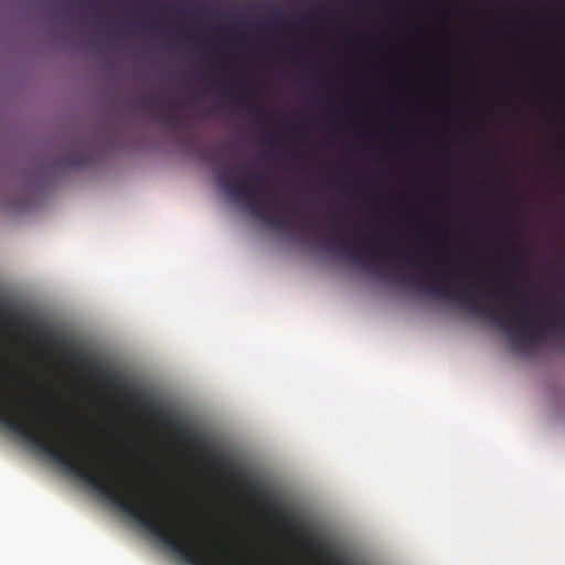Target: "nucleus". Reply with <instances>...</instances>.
<instances>
[{
	"mask_svg": "<svg viewBox=\"0 0 565 565\" xmlns=\"http://www.w3.org/2000/svg\"><path fill=\"white\" fill-rule=\"evenodd\" d=\"M0 426L85 483L186 565H224L189 531L171 522L158 503L146 501L139 492L132 491L126 478L109 473L106 478L100 466L88 460L74 444L65 439L57 443L61 438L56 439L52 430L43 429L42 425L25 416L20 408L4 403L3 398H0Z\"/></svg>",
	"mask_w": 565,
	"mask_h": 565,
	"instance_id": "f257e3e1",
	"label": "nucleus"
},
{
	"mask_svg": "<svg viewBox=\"0 0 565 565\" xmlns=\"http://www.w3.org/2000/svg\"><path fill=\"white\" fill-rule=\"evenodd\" d=\"M418 289L426 294L441 298L449 302L460 305L473 315L486 318L501 329L518 350H529L539 347L547 331H565V316L556 319V313L561 312V302L552 301L550 303V318L547 320L539 319L533 321L527 310L515 309L510 302L504 301L502 307L511 315V319H505L499 312L488 308L472 294V285L462 286L459 291H452L448 286L440 285L435 275L431 282L424 286L419 279H416Z\"/></svg>",
	"mask_w": 565,
	"mask_h": 565,
	"instance_id": "f03ea898",
	"label": "nucleus"
},
{
	"mask_svg": "<svg viewBox=\"0 0 565 565\" xmlns=\"http://www.w3.org/2000/svg\"><path fill=\"white\" fill-rule=\"evenodd\" d=\"M235 171V169L216 170L217 183L227 194V196L235 202L244 204L256 218L271 225L273 227L279 230L289 227L291 225L289 217H277L274 215L276 212L289 211V205H265L259 202L268 194L267 175L256 174L253 170L247 169L245 171L248 180L247 182L242 179L231 178Z\"/></svg>",
	"mask_w": 565,
	"mask_h": 565,
	"instance_id": "7ed1b4c3",
	"label": "nucleus"
},
{
	"mask_svg": "<svg viewBox=\"0 0 565 565\" xmlns=\"http://www.w3.org/2000/svg\"><path fill=\"white\" fill-rule=\"evenodd\" d=\"M87 162V157L83 151H71L63 158V164L70 168H81Z\"/></svg>",
	"mask_w": 565,
	"mask_h": 565,
	"instance_id": "20e7f679",
	"label": "nucleus"
},
{
	"mask_svg": "<svg viewBox=\"0 0 565 565\" xmlns=\"http://www.w3.org/2000/svg\"><path fill=\"white\" fill-rule=\"evenodd\" d=\"M332 243H335V239H331ZM337 245L344 252V254L354 263L364 265L365 259L358 254L349 244L345 242H337Z\"/></svg>",
	"mask_w": 565,
	"mask_h": 565,
	"instance_id": "39448f33",
	"label": "nucleus"
},
{
	"mask_svg": "<svg viewBox=\"0 0 565 565\" xmlns=\"http://www.w3.org/2000/svg\"><path fill=\"white\" fill-rule=\"evenodd\" d=\"M363 245L371 253L372 258H380L386 256V250L379 249L375 241L372 237H364Z\"/></svg>",
	"mask_w": 565,
	"mask_h": 565,
	"instance_id": "423d86ee",
	"label": "nucleus"
},
{
	"mask_svg": "<svg viewBox=\"0 0 565 565\" xmlns=\"http://www.w3.org/2000/svg\"><path fill=\"white\" fill-rule=\"evenodd\" d=\"M223 93L230 95L237 105H244L245 98L235 93V87L228 84H222Z\"/></svg>",
	"mask_w": 565,
	"mask_h": 565,
	"instance_id": "0eeeda50",
	"label": "nucleus"
},
{
	"mask_svg": "<svg viewBox=\"0 0 565 565\" xmlns=\"http://www.w3.org/2000/svg\"><path fill=\"white\" fill-rule=\"evenodd\" d=\"M140 103L142 106H149L152 109H157L159 107L160 97L157 94L142 96Z\"/></svg>",
	"mask_w": 565,
	"mask_h": 565,
	"instance_id": "6e6552de",
	"label": "nucleus"
},
{
	"mask_svg": "<svg viewBox=\"0 0 565 565\" xmlns=\"http://www.w3.org/2000/svg\"><path fill=\"white\" fill-rule=\"evenodd\" d=\"M252 491L256 494V495H260L262 494V489L257 486H253L252 487Z\"/></svg>",
	"mask_w": 565,
	"mask_h": 565,
	"instance_id": "1a4fd4ad",
	"label": "nucleus"
},
{
	"mask_svg": "<svg viewBox=\"0 0 565 565\" xmlns=\"http://www.w3.org/2000/svg\"><path fill=\"white\" fill-rule=\"evenodd\" d=\"M274 22H275L276 25H279V26L282 25V21L280 19V15H275Z\"/></svg>",
	"mask_w": 565,
	"mask_h": 565,
	"instance_id": "9d476101",
	"label": "nucleus"
},
{
	"mask_svg": "<svg viewBox=\"0 0 565 565\" xmlns=\"http://www.w3.org/2000/svg\"><path fill=\"white\" fill-rule=\"evenodd\" d=\"M441 264L440 259L439 258H436L435 259V271H437L439 265Z\"/></svg>",
	"mask_w": 565,
	"mask_h": 565,
	"instance_id": "9b49d317",
	"label": "nucleus"
},
{
	"mask_svg": "<svg viewBox=\"0 0 565 565\" xmlns=\"http://www.w3.org/2000/svg\"><path fill=\"white\" fill-rule=\"evenodd\" d=\"M175 107H177V105L172 104V103L167 105L168 110L174 109Z\"/></svg>",
	"mask_w": 565,
	"mask_h": 565,
	"instance_id": "f8f14e48",
	"label": "nucleus"
},
{
	"mask_svg": "<svg viewBox=\"0 0 565 565\" xmlns=\"http://www.w3.org/2000/svg\"><path fill=\"white\" fill-rule=\"evenodd\" d=\"M162 118H163V119H167V120L170 118V116H169V111H168V110H167V111H164V113H162Z\"/></svg>",
	"mask_w": 565,
	"mask_h": 565,
	"instance_id": "ddd939ff",
	"label": "nucleus"
},
{
	"mask_svg": "<svg viewBox=\"0 0 565 565\" xmlns=\"http://www.w3.org/2000/svg\"><path fill=\"white\" fill-rule=\"evenodd\" d=\"M443 278L446 279V280H449L450 279V275L445 273V274H443Z\"/></svg>",
	"mask_w": 565,
	"mask_h": 565,
	"instance_id": "4468645a",
	"label": "nucleus"
},
{
	"mask_svg": "<svg viewBox=\"0 0 565 565\" xmlns=\"http://www.w3.org/2000/svg\"><path fill=\"white\" fill-rule=\"evenodd\" d=\"M513 296H514V298L519 299V298H521L522 295L521 294H514Z\"/></svg>",
	"mask_w": 565,
	"mask_h": 565,
	"instance_id": "2eb2a0df",
	"label": "nucleus"
},
{
	"mask_svg": "<svg viewBox=\"0 0 565 565\" xmlns=\"http://www.w3.org/2000/svg\"><path fill=\"white\" fill-rule=\"evenodd\" d=\"M107 381L110 382L111 381V376L109 374H107Z\"/></svg>",
	"mask_w": 565,
	"mask_h": 565,
	"instance_id": "dca6fc26",
	"label": "nucleus"
},
{
	"mask_svg": "<svg viewBox=\"0 0 565 565\" xmlns=\"http://www.w3.org/2000/svg\"><path fill=\"white\" fill-rule=\"evenodd\" d=\"M268 505H270V507H275V504L273 503V501H268Z\"/></svg>",
	"mask_w": 565,
	"mask_h": 565,
	"instance_id": "f3484780",
	"label": "nucleus"
},
{
	"mask_svg": "<svg viewBox=\"0 0 565 565\" xmlns=\"http://www.w3.org/2000/svg\"><path fill=\"white\" fill-rule=\"evenodd\" d=\"M254 109H255L254 107H249V108H248V111H250V113H252Z\"/></svg>",
	"mask_w": 565,
	"mask_h": 565,
	"instance_id": "a211bd4d",
	"label": "nucleus"
}]
</instances>
